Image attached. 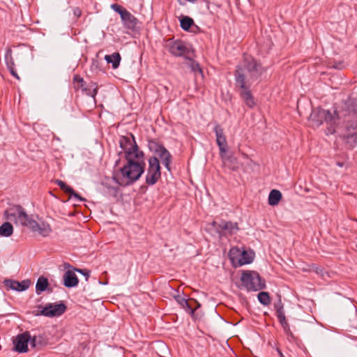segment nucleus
<instances>
[{
    "label": "nucleus",
    "mask_w": 357,
    "mask_h": 357,
    "mask_svg": "<svg viewBox=\"0 0 357 357\" xmlns=\"http://www.w3.org/2000/svg\"><path fill=\"white\" fill-rule=\"evenodd\" d=\"M160 165L159 159L156 157H151L149 159V167L146 175V183L149 185L155 184L160 178Z\"/></svg>",
    "instance_id": "7"
},
{
    "label": "nucleus",
    "mask_w": 357,
    "mask_h": 357,
    "mask_svg": "<svg viewBox=\"0 0 357 357\" xmlns=\"http://www.w3.org/2000/svg\"><path fill=\"white\" fill-rule=\"evenodd\" d=\"M243 287L248 291H259L266 287L265 281L262 280L259 274L254 271H246L242 273L241 277Z\"/></svg>",
    "instance_id": "4"
},
{
    "label": "nucleus",
    "mask_w": 357,
    "mask_h": 357,
    "mask_svg": "<svg viewBox=\"0 0 357 357\" xmlns=\"http://www.w3.org/2000/svg\"><path fill=\"white\" fill-rule=\"evenodd\" d=\"M276 315H277V317H278L280 324L282 325V328L285 331V332L287 333H290L289 326L286 320L284 312V309H283L282 306L277 307Z\"/></svg>",
    "instance_id": "21"
},
{
    "label": "nucleus",
    "mask_w": 357,
    "mask_h": 357,
    "mask_svg": "<svg viewBox=\"0 0 357 357\" xmlns=\"http://www.w3.org/2000/svg\"><path fill=\"white\" fill-rule=\"evenodd\" d=\"M13 227L11 223L8 222H4L0 227V235L2 236L8 237L13 234Z\"/></svg>",
    "instance_id": "25"
},
{
    "label": "nucleus",
    "mask_w": 357,
    "mask_h": 357,
    "mask_svg": "<svg viewBox=\"0 0 357 357\" xmlns=\"http://www.w3.org/2000/svg\"><path fill=\"white\" fill-rule=\"evenodd\" d=\"M126 164L115 175L114 178L121 186H128L137 181L144 172V156L137 158H126Z\"/></svg>",
    "instance_id": "2"
},
{
    "label": "nucleus",
    "mask_w": 357,
    "mask_h": 357,
    "mask_svg": "<svg viewBox=\"0 0 357 357\" xmlns=\"http://www.w3.org/2000/svg\"><path fill=\"white\" fill-rule=\"evenodd\" d=\"M66 307L63 303H49L43 307L42 310L37 312L36 316L43 315L48 317H59L63 314Z\"/></svg>",
    "instance_id": "11"
},
{
    "label": "nucleus",
    "mask_w": 357,
    "mask_h": 357,
    "mask_svg": "<svg viewBox=\"0 0 357 357\" xmlns=\"http://www.w3.org/2000/svg\"><path fill=\"white\" fill-rule=\"evenodd\" d=\"M193 24V20L188 16H185L182 17L180 20L181 27L185 31L189 30V29Z\"/></svg>",
    "instance_id": "30"
},
{
    "label": "nucleus",
    "mask_w": 357,
    "mask_h": 357,
    "mask_svg": "<svg viewBox=\"0 0 357 357\" xmlns=\"http://www.w3.org/2000/svg\"><path fill=\"white\" fill-rule=\"evenodd\" d=\"M49 285L48 280L44 276H40L36 284V291L37 294H40L41 292L46 290Z\"/></svg>",
    "instance_id": "23"
},
{
    "label": "nucleus",
    "mask_w": 357,
    "mask_h": 357,
    "mask_svg": "<svg viewBox=\"0 0 357 357\" xmlns=\"http://www.w3.org/2000/svg\"><path fill=\"white\" fill-rule=\"evenodd\" d=\"M191 68H192V70L195 72H199V73L202 74V68H200L199 63H195V62H192V64H191Z\"/></svg>",
    "instance_id": "34"
},
{
    "label": "nucleus",
    "mask_w": 357,
    "mask_h": 357,
    "mask_svg": "<svg viewBox=\"0 0 357 357\" xmlns=\"http://www.w3.org/2000/svg\"><path fill=\"white\" fill-rule=\"evenodd\" d=\"M348 143H350L352 146L357 144V132H353L347 135H344Z\"/></svg>",
    "instance_id": "32"
},
{
    "label": "nucleus",
    "mask_w": 357,
    "mask_h": 357,
    "mask_svg": "<svg viewBox=\"0 0 357 357\" xmlns=\"http://www.w3.org/2000/svg\"><path fill=\"white\" fill-rule=\"evenodd\" d=\"M211 225L220 236L232 235L238 230V224L231 221H213Z\"/></svg>",
    "instance_id": "10"
},
{
    "label": "nucleus",
    "mask_w": 357,
    "mask_h": 357,
    "mask_svg": "<svg viewBox=\"0 0 357 357\" xmlns=\"http://www.w3.org/2000/svg\"><path fill=\"white\" fill-rule=\"evenodd\" d=\"M336 164H337V166H339L340 167H343V165H344V163L341 162H337Z\"/></svg>",
    "instance_id": "38"
},
{
    "label": "nucleus",
    "mask_w": 357,
    "mask_h": 357,
    "mask_svg": "<svg viewBox=\"0 0 357 357\" xmlns=\"http://www.w3.org/2000/svg\"><path fill=\"white\" fill-rule=\"evenodd\" d=\"M27 225V228L33 232H38L43 236H47L52 232L50 225L44 221L37 222L31 218Z\"/></svg>",
    "instance_id": "12"
},
{
    "label": "nucleus",
    "mask_w": 357,
    "mask_h": 357,
    "mask_svg": "<svg viewBox=\"0 0 357 357\" xmlns=\"http://www.w3.org/2000/svg\"><path fill=\"white\" fill-rule=\"evenodd\" d=\"M4 216L6 220L13 222L15 225L26 227L31 218L20 205H13L8 208L4 212Z\"/></svg>",
    "instance_id": "5"
},
{
    "label": "nucleus",
    "mask_w": 357,
    "mask_h": 357,
    "mask_svg": "<svg viewBox=\"0 0 357 357\" xmlns=\"http://www.w3.org/2000/svg\"><path fill=\"white\" fill-rule=\"evenodd\" d=\"M169 52L175 56H184L188 54L189 50L181 40H175L168 44Z\"/></svg>",
    "instance_id": "14"
},
{
    "label": "nucleus",
    "mask_w": 357,
    "mask_h": 357,
    "mask_svg": "<svg viewBox=\"0 0 357 357\" xmlns=\"http://www.w3.org/2000/svg\"><path fill=\"white\" fill-rule=\"evenodd\" d=\"M176 301L181 305V306L184 308L190 314H193L195 310L194 309L190 306V303H188V300L185 299L183 297H181L180 296H177L175 297Z\"/></svg>",
    "instance_id": "27"
},
{
    "label": "nucleus",
    "mask_w": 357,
    "mask_h": 357,
    "mask_svg": "<svg viewBox=\"0 0 357 357\" xmlns=\"http://www.w3.org/2000/svg\"><path fill=\"white\" fill-rule=\"evenodd\" d=\"M280 355L281 356V357H284L281 352H280Z\"/></svg>",
    "instance_id": "39"
},
{
    "label": "nucleus",
    "mask_w": 357,
    "mask_h": 357,
    "mask_svg": "<svg viewBox=\"0 0 357 357\" xmlns=\"http://www.w3.org/2000/svg\"><path fill=\"white\" fill-rule=\"evenodd\" d=\"M5 285L8 288L19 291H22L27 289L31 284V281L25 280L22 282H18L13 280H6L4 282Z\"/></svg>",
    "instance_id": "16"
},
{
    "label": "nucleus",
    "mask_w": 357,
    "mask_h": 357,
    "mask_svg": "<svg viewBox=\"0 0 357 357\" xmlns=\"http://www.w3.org/2000/svg\"><path fill=\"white\" fill-rule=\"evenodd\" d=\"M45 342L42 336L31 337L30 344L33 348L40 349L45 344Z\"/></svg>",
    "instance_id": "28"
},
{
    "label": "nucleus",
    "mask_w": 357,
    "mask_h": 357,
    "mask_svg": "<svg viewBox=\"0 0 357 357\" xmlns=\"http://www.w3.org/2000/svg\"><path fill=\"white\" fill-rule=\"evenodd\" d=\"M229 257L231 262L235 266H241L250 264L253 261L255 254L252 251L244 250L241 252L238 248H233L229 251Z\"/></svg>",
    "instance_id": "8"
},
{
    "label": "nucleus",
    "mask_w": 357,
    "mask_h": 357,
    "mask_svg": "<svg viewBox=\"0 0 357 357\" xmlns=\"http://www.w3.org/2000/svg\"><path fill=\"white\" fill-rule=\"evenodd\" d=\"M9 70L11 73V75L15 77V78H17V79H20V77L17 75V73H16V71L14 69V67L13 66H9Z\"/></svg>",
    "instance_id": "36"
},
{
    "label": "nucleus",
    "mask_w": 357,
    "mask_h": 357,
    "mask_svg": "<svg viewBox=\"0 0 357 357\" xmlns=\"http://www.w3.org/2000/svg\"><path fill=\"white\" fill-rule=\"evenodd\" d=\"M264 72L265 68L251 57H245L243 66L238 67L236 70V85L240 88L241 98L250 108H252L256 104L250 89V85Z\"/></svg>",
    "instance_id": "1"
},
{
    "label": "nucleus",
    "mask_w": 357,
    "mask_h": 357,
    "mask_svg": "<svg viewBox=\"0 0 357 357\" xmlns=\"http://www.w3.org/2000/svg\"><path fill=\"white\" fill-rule=\"evenodd\" d=\"M282 193L278 190H272L268 195V204L270 206H276L279 204L280 201L282 199Z\"/></svg>",
    "instance_id": "22"
},
{
    "label": "nucleus",
    "mask_w": 357,
    "mask_h": 357,
    "mask_svg": "<svg viewBox=\"0 0 357 357\" xmlns=\"http://www.w3.org/2000/svg\"><path fill=\"white\" fill-rule=\"evenodd\" d=\"M259 301L264 305H268L271 303V298L268 293L261 291L257 296Z\"/></svg>",
    "instance_id": "31"
},
{
    "label": "nucleus",
    "mask_w": 357,
    "mask_h": 357,
    "mask_svg": "<svg viewBox=\"0 0 357 357\" xmlns=\"http://www.w3.org/2000/svg\"><path fill=\"white\" fill-rule=\"evenodd\" d=\"M105 59L107 63H112L113 68H117L119 66L120 61H121V56L119 53L114 52L112 54L110 55H106L105 56Z\"/></svg>",
    "instance_id": "24"
},
{
    "label": "nucleus",
    "mask_w": 357,
    "mask_h": 357,
    "mask_svg": "<svg viewBox=\"0 0 357 357\" xmlns=\"http://www.w3.org/2000/svg\"><path fill=\"white\" fill-rule=\"evenodd\" d=\"M31 340L29 332H25L17 335L13 340L15 351L20 353H25L28 351V343Z\"/></svg>",
    "instance_id": "13"
},
{
    "label": "nucleus",
    "mask_w": 357,
    "mask_h": 357,
    "mask_svg": "<svg viewBox=\"0 0 357 357\" xmlns=\"http://www.w3.org/2000/svg\"><path fill=\"white\" fill-rule=\"evenodd\" d=\"M98 92V86L96 83H91L89 85H87L86 87V90H84L82 93L86 95L94 98Z\"/></svg>",
    "instance_id": "29"
},
{
    "label": "nucleus",
    "mask_w": 357,
    "mask_h": 357,
    "mask_svg": "<svg viewBox=\"0 0 357 357\" xmlns=\"http://www.w3.org/2000/svg\"><path fill=\"white\" fill-rule=\"evenodd\" d=\"M336 119L335 112L332 114L330 111L321 108L314 109L310 116V120L313 126L318 127L326 122L328 126L326 131L327 135L338 132V128L335 126Z\"/></svg>",
    "instance_id": "3"
},
{
    "label": "nucleus",
    "mask_w": 357,
    "mask_h": 357,
    "mask_svg": "<svg viewBox=\"0 0 357 357\" xmlns=\"http://www.w3.org/2000/svg\"><path fill=\"white\" fill-rule=\"evenodd\" d=\"M73 85L75 90H80L82 92L86 90V84L79 75H75L73 77Z\"/></svg>",
    "instance_id": "26"
},
{
    "label": "nucleus",
    "mask_w": 357,
    "mask_h": 357,
    "mask_svg": "<svg viewBox=\"0 0 357 357\" xmlns=\"http://www.w3.org/2000/svg\"><path fill=\"white\" fill-rule=\"evenodd\" d=\"M76 271L81 273L82 275H84L86 277V279L87 280L89 277L90 271L87 270H82V269H75Z\"/></svg>",
    "instance_id": "35"
},
{
    "label": "nucleus",
    "mask_w": 357,
    "mask_h": 357,
    "mask_svg": "<svg viewBox=\"0 0 357 357\" xmlns=\"http://www.w3.org/2000/svg\"><path fill=\"white\" fill-rule=\"evenodd\" d=\"M7 66H8V68H9V66H13L14 67V62L13 61H11L10 62H7Z\"/></svg>",
    "instance_id": "37"
},
{
    "label": "nucleus",
    "mask_w": 357,
    "mask_h": 357,
    "mask_svg": "<svg viewBox=\"0 0 357 357\" xmlns=\"http://www.w3.org/2000/svg\"><path fill=\"white\" fill-rule=\"evenodd\" d=\"M312 270L313 271H314L317 274L321 275L322 278H324L325 275H327V273L321 267H317V266H312Z\"/></svg>",
    "instance_id": "33"
},
{
    "label": "nucleus",
    "mask_w": 357,
    "mask_h": 357,
    "mask_svg": "<svg viewBox=\"0 0 357 357\" xmlns=\"http://www.w3.org/2000/svg\"><path fill=\"white\" fill-rule=\"evenodd\" d=\"M78 282V278L75 272L68 270L64 273L63 284L66 287L70 288L76 287Z\"/></svg>",
    "instance_id": "18"
},
{
    "label": "nucleus",
    "mask_w": 357,
    "mask_h": 357,
    "mask_svg": "<svg viewBox=\"0 0 357 357\" xmlns=\"http://www.w3.org/2000/svg\"><path fill=\"white\" fill-rule=\"evenodd\" d=\"M111 8L120 15L123 24L126 29L134 30L136 28L138 20L129 11L116 3L112 4Z\"/></svg>",
    "instance_id": "9"
},
{
    "label": "nucleus",
    "mask_w": 357,
    "mask_h": 357,
    "mask_svg": "<svg viewBox=\"0 0 357 357\" xmlns=\"http://www.w3.org/2000/svg\"><path fill=\"white\" fill-rule=\"evenodd\" d=\"M214 132L216 135V142L219 147L220 152L226 153L227 143L223 129L219 125H216L214 128Z\"/></svg>",
    "instance_id": "15"
},
{
    "label": "nucleus",
    "mask_w": 357,
    "mask_h": 357,
    "mask_svg": "<svg viewBox=\"0 0 357 357\" xmlns=\"http://www.w3.org/2000/svg\"><path fill=\"white\" fill-rule=\"evenodd\" d=\"M54 183L60 187V188L66 193L69 194L70 197H74L78 200L82 201L84 199H82L77 192H75V190L68 185L65 182H63L61 180H56Z\"/></svg>",
    "instance_id": "19"
},
{
    "label": "nucleus",
    "mask_w": 357,
    "mask_h": 357,
    "mask_svg": "<svg viewBox=\"0 0 357 357\" xmlns=\"http://www.w3.org/2000/svg\"><path fill=\"white\" fill-rule=\"evenodd\" d=\"M120 147L124 151L125 157H135L137 158L144 156V152L140 151L132 134L130 136H121L119 139Z\"/></svg>",
    "instance_id": "6"
},
{
    "label": "nucleus",
    "mask_w": 357,
    "mask_h": 357,
    "mask_svg": "<svg viewBox=\"0 0 357 357\" xmlns=\"http://www.w3.org/2000/svg\"><path fill=\"white\" fill-rule=\"evenodd\" d=\"M156 153L162 163L165 165L168 171H170V163L172 161V155L170 153L162 146H158V148L156 149Z\"/></svg>",
    "instance_id": "17"
},
{
    "label": "nucleus",
    "mask_w": 357,
    "mask_h": 357,
    "mask_svg": "<svg viewBox=\"0 0 357 357\" xmlns=\"http://www.w3.org/2000/svg\"><path fill=\"white\" fill-rule=\"evenodd\" d=\"M220 158L225 165L234 170L237 168V159L233 155H227L226 153L220 152Z\"/></svg>",
    "instance_id": "20"
}]
</instances>
